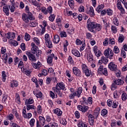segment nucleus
<instances>
[{"label": "nucleus", "mask_w": 127, "mask_h": 127, "mask_svg": "<svg viewBox=\"0 0 127 127\" xmlns=\"http://www.w3.org/2000/svg\"><path fill=\"white\" fill-rule=\"evenodd\" d=\"M83 91V88L82 87H79L75 93H76V96L77 98H80L81 97V94H82V92Z\"/></svg>", "instance_id": "obj_21"}, {"label": "nucleus", "mask_w": 127, "mask_h": 127, "mask_svg": "<svg viewBox=\"0 0 127 127\" xmlns=\"http://www.w3.org/2000/svg\"><path fill=\"white\" fill-rule=\"evenodd\" d=\"M54 113L57 115L58 117H61L62 116V111L60 109L56 108L53 110Z\"/></svg>", "instance_id": "obj_23"}, {"label": "nucleus", "mask_w": 127, "mask_h": 127, "mask_svg": "<svg viewBox=\"0 0 127 127\" xmlns=\"http://www.w3.org/2000/svg\"><path fill=\"white\" fill-rule=\"evenodd\" d=\"M3 11L7 16L9 15V9L8 5L3 7Z\"/></svg>", "instance_id": "obj_24"}, {"label": "nucleus", "mask_w": 127, "mask_h": 127, "mask_svg": "<svg viewBox=\"0 0 127 127\" xmlns=\"http://www.w3.org/2000/svg\"><path fill=\"white\" fill-rule=\"evenodd\" d=\"M118 8L122 14H125V13H126V10H125V8L123 7V6Z\"/></svg>", "instance_id": "obj_57"}, {"label": "nucleus", "mask_w": 127, "mask_h": 127, "mask_svg": "<svg viewBox=\"0 0 127 127\" xmlns=\"http://www.w3.org/2000/svg\"><path fill=\"white\" fill-rule=\"evenodd\" d=\"M39 123L41 124V126H44L45 124V118L42 116H39Z\"/></svg>", "instance_id": "obj_33"}, {"label": "nucleus", "mask_w": 127, "mask_h": 127, "mask_svg": "<svg viewBox=\"0 0 127 127\" xmlns=\"http://www.w3.org/2000/svg\"><path fill=\"white\" fill-rule=\"evenodd\" d=\"M60 123V124L63 125L64 126H66V125H67V121H66V119L64 118L61 119Z\"/></svg>", "instance_id": "obj_53"}, {"label": "nucleus", "mask_w": 127, "mask_h": 127, "mask_svg": "<svg viewBox=\"0 0 127 127\" xmlns=\"http://www.w3.org/2000/svg\"><path fill=\"white\" fill-rule=\"evenodd\" d=\"M60 35L61 37H66L67 36V34H66V32L64 31H61L60 32Z\"/></svg>", "instance_id": "obj_61"}, {"label": "nucleus", "mask_w": 127, "mask_h": 127, "mask_svg": "<svg viewBox=\"0 0 127 127\" xmlns=\"http://www.w3.org/2000/svg\"><path fill=\"white\" fill-rule=\"evenodd\" d=\"M45 44L47 47H48V48H52L53 47V46L52 45V42H51V40H50V41H47V42H45Z\"/></svg>", "instance_id": "obj_39"}, {"label": "nucleus", "mask_w": 127, "mask_h": 127, "mask_svg": "<svg viewBox=\"0 0 127 127\" xmlns=\"http://www.w3.org/2000/svg\"><path fill=\"white\" fill-rule=\"evenodd\" d=\"M26 55H27L30 61H33V62H36V58L35 57V55L32 54L31 53L29 52H26Z\"/></svg>", "instance_id": "obj_10"}, {"label": "nucleus", "mask_w": 127, "mask_h": 127, "mask_svg": "<svg viewBox=\"0 0 127 127\" xmlns=\"http://www.w3.org/2000/svg\"><path fill=\"white\" fill-rule=\"evenodd\" d=\"M21 71L24 74H26L27 76H29L30 75V71L27 70L26 67H22L21 68Z\"/></svg>", "instance_id": "obj_32"}, {"label": "nucleus", "mask_w": 127, "mask_h": 127, "mask_svg": "<svg viewBox=\"0 0 127 127\" xmlns=\"http://www.w3.org/2000/svg\"><path fill=\"white\" fill-rule=\"evenodd\" d=\"M113 23H114L115 25L119 26V24L120 23V22L119 21V18H118L117 17H114L113 19Z\"/></svg>", "instance_id": "obj_35"}, {"label": "nucleus", "mask_w": 127, "mask_h": 127, "mask_svg": "<svg viewBox=\"0 0 127 127\" xmlns=\"http://www.w3.org/2000/svg\"><path fill=\"white\" fill-rule=\"evenodd\" d=\"M22 116L24 119H31V117H32V114L31 113H29L26 114V109H23L22 111Z\"/></svg>", "instance_id": "obj_11"}, {"label": "nucleus", "mask_w": 127, "mask_h": 127, "mask_svg": "<svg viewBox=\"0 0 127 127\" xmlns=\"http://www.w3.org/2000/svg\"><path fill=\"white\" fill-rule=\"evenodd\" d=\"M101 116H107L108 115V110L106 109H103L101 112Z\"/></svg>", "instance_id": "obj_50"}, {"label": "nucleus", "mask_w": 127, "mask_h": 127, "mask_svg": "<svg viewBox=\"0 0 127 127\" xmlns=\"http://www.w3.org/2000/svg\"><path fill=\"white\" fill-rule=\"evenodd\" d=\"M111 30L113 33H117V32H118L117 27H116L115 26H111Z\"/></svg>", "instance_id": "obj_51"}, {"label": "nucleus", "mask_w": 127, "mask_h": 127, "mask_svg": "<svg viewBox=\"0 0 127 127\" xmlns=\"http://www.w3.org/2000/svg\"><path fill=\"white\" fill-rule=\"evenodd\" d=\"M72 71L74 75L77 77H81L82 73L81 72V70H80V69H79L77 66L73 67L72 68Z\"/></svg>", "instance_id": "obj_8"}, {"label": "nucleus", "mask_w": 127, "mask_h": 127, "mask_svg": "<svg viewBox=\"0 0 127 127\" xmlns=\"http://www.w3.org/2000/svg\"><path fill=\"white\" fill-rule=\"evenodd\" d=\"M93 50L96 57H100V56L102 55V53H101V51H100L98 49V47L97 46H95L93 47Z\"/></svg>", "instance_id": "obj_13"}, {"label": "nucleus", "mask_w": 127, "mask_h": 127, "mask_svg": "<svg viewBox=\"0 0 127 127\" xmlns=\"http://www.w3.org/2000/svg\"><path fill=\"white\" fill-rule=\"evenodd\" d=\"M33 94L37 98H39L40 99L42 98V93L38 89H35L33 91Z\"/></svg>", "instance_id": "obj_14"}, {"label": "nucleus", "mask_w": 127, "mask_h": 127, "mask_svg": "<svg viewBox=\"0 0 127 127\" xmlns=\"http://www.w3.org/2000/svg\"><path fill=\"white\" fill-rule=\"evenodd\" d=\"M60 41V38L59 37V36L58 35H56L54 36V43H59V42Z\"/></svg>", "instance_id": "obj_42"}, {"label": "nucleus", "mask_w": 127, "mask_h": 127, "mask_svg": "<svg viewBox=\"0 0 127 127\" xmlns=\"http://www.w3.org/2000/svg\"><path fill=\"white\" fill-rule=\"evenodd\" d=\"M101 60L102 62H103V63H104V64H107V63L109 62V60H108V59H107V58L105 57H102Z\"/></svg>", "instance_id": "obj_49"}, {"label": "nucleus", "mask_w": 127, "mask_h": 127, "mask_svg": "<svg viewBox=\"0 0 127 127\" xmlns=\"http://www.w3.org/2000/svg\"><path fill=\"white\" fill-rule=\"evenodd\" d=\"M98 73L101 75H104L105 76H108V70L106 68H104V66L100 65L98 68Z\"/></svg>", "instance_id": "obj_6"}, {"label": "nucleus", "mask_w": 127, "mask_h": 127, "mask_svg": "<svg viewBox=\"0 0 127 127\" xmlns=\"http://www.w3.org/2000/svg\"><path fill=\"white\" fill-rule=\"evenodd\" d=\"M34 124H35V119L34 118H32L29 121V125L30 127H34Z\"/></svg>", "instance_id": "obj_44"}, {"label": "nucleus", "mask_w": 127, "mask_h": 127, "mask_svg": "<svg viewBox=\"0 0 127 127\" xmlns=\"http://www.w3.org/2000/svg\"><path fill=\"white\" fill-rule=\"evenodd\" d=\"M113 52L115 54H119V53H120V49H119V47L117 46H115L114 47L113 49Z\"/></svg>", "instance_id": "obj_43"}, {"label": "nucleus", "mask_w": 127, "mask_h": 127, "mask_svg": "<svg viewBox=\"0 0 127 127\" xmlns=\"http://www.w3.org/2000/svg\"><path fill=\"white\" fill-rule=\"evenodd\" d=\"M54 57V54H51L47 59V63L48 64H52L53 62V58Z\"/></svg>", "instance_id": "obj_22"}, {"label": "nucleus", "mask_w": 127, "mask_h": 127, "mask_svg": "<svg viewBox=\"0 0 127 127\" xmlns=\"http://www.w3.org/2000/svg\"><path fill=\"white\" fill-rule=\"evenodd\" d=\"M106 13H107V15H109V16H111L113 15V10H112L111 8H108L106 10Z\"/></svg>", "instance_id": "obj_47"}, {"label": "nucleus", "mask_w": 127, "mask_h": 127, "mask_svg": "<svg viewBox=\"0 0 127 127\" xmlns=\"http://www.w3.org/2000/svg\"><path fill=\"white\" fill-rule=\"evenodd\" d=\"M104 7H105V5L101 4L96 7V10L98 13H100Z\"/></svg>", "instance_id": "obj_30"}, {"label": "nucleus", "mask_w": 127, "mask_h": 127, "mask_svg": "<svg viewBox=\"0 0 127 127\" xmlns=\"http://www.w3.org/2000/svg\"><path fill=\"white\" fill-rule=\"evenodd\" d=\"M33 40L36 45H40V41L38 38L35 37L33 39Z\"/></svg>", "instance_id": "obj_46"}, {"label": "nucleus", "mask_w": 127, "mask_h": 127, "mask_svg": "<svg viewBox=\"0 0 127 127\" xmlns=\"http://www.w3.org/2000/svg\"><path fill=\"white\" fill-rule=\"evenodd\" d=\"M64 13L65 15H66V16H70L73 15V12H72V11H68V9H67L64 10Z\"/></svg>", "instance_id": "obj_37"}, {"label": "nucleus", "mask_w": 127, "mask_h": 127, "mask_svg": "<svg viewBox=\"0 0 127 127\" xmlns=\"http://www.w3.org/2000/svg\"><path fill=\"white\" fill-rule=\"evenodd\" d=\"M86 13L89 14L91 16H95V12L94 11V8L93 6H90L89 9L86 10Z\"/></svg>", "instance_id": "obj_16"}, {"label": "nucleus", "mask_w": 127, "mask_h": 127, "mask_svg": "<svg viewBox=\"0 0 127 127\" xmlns=\"http://www.w3.org/2000/svg\"><path fill=\"white\" fill-rule=\"evenodd\" d=\"M13 118H14L13 115L12 114H10L7 116L6 119L9 121H12V120H13Z\"/></svg>", "instance_id": "obj_56"}, {"label": "nucleus", "mask_w": 127, "mask_h": 127, "mask_svg": "<svg viewBox=\"0 0 127 127\" xmlns=\"http://www.w3.org/2000/svg\"><path fill=\"white\" fill-rule=\"evenodd\" d=\"M31 45L32 46L31 51L33 54H35L36 52H37V49H38V47L35 45V44L34 42L31 43Z\"/></svg>", "instance_id": "obj_18"}, {"label": "nucleus", "mask_w": 127, "mask_h": 127, "mask_svg": "<svg viewBox=\"0 0 127 127\" xmlns=\"http://www.w3.org/2000/svg\"><path fill=\"white\" fill-rule=\"evenodd\" d=\"M88 118L90 126H94V123H95V120H94L95 117L92 114H89Z\"/></svg>", "instance_id": "obj_15"}, {"label": "nucleus", "mask_w": 127, "mask_h": 127, "mask_svg": "<svg viewBox=\"0 0 127 127\" xmlns=\"http://www.w3.org/2000/svg\"><path fill=\"white\" fill-rule=\"evenodd\" d=\"M72 54L76 57H80L81 54H80V52H79L78 50H77L76 49H73L71 51Z\"/></svg>", "instance_id": "obj_20"}, {"label": "nucleus", "mask_w": 127, "mask_h": 127, "mask_svg": "<svg viewBox=\"0 0 127 127\" xmlns=\"http://www.w3.org/2000/svg\"><path fill=\"white\" fill-rule=\"evenodd\" d=\"M15 37V33L12 32V33H7L6 38L8 39H14Z\"/></svg>", "instance_id": "obj_26"}, {"label": "nucleus", "mask_w": 127, "mask_h": 127, "mask_svg": "<svg viewBox=\"0 0 127 127\" xmlns=\"http://www.w3.org/2000/svg\"><path fill=\"white\" fill-rule=\"evenodd\" d=\"M114 83L116 84V85H123L125 82H124V80L121 79H117L114 81Z\"/></svg>", "instance_id": "obj_34"}, {"label": "nucleus", "mask_w": 127, "mask_h": 127, "mask_svg": "<svg viewBox=\"0 0 127 127\" xmlns=\"http://www.w3.org/2000/svg\"><path fill=\"white\" fill-rule=\"evenodd\" d=\"M34 103V100H33V99L30 98L28 100H27L25 102V105H26L27 104L28 105H31V104H33Z\"/></svg>", "instance_id": "obj_41"}, {"label": "nucleus", "mask_w": 127, "mask_h": 127, "mask_svg": "<svg viewBox=\"0 0 127 127\" xmlns=\"http://www.w3.org/2000/svg\"><path fill=\"white\" fill-rule=\"evenodd\" d=\"M118 105H119V103L116 101H114L113 102L112 108L113 109H116L117 107H118Z\"/></svg>", "instance_id": "obj_60"}, {"label": "nucleus", "mask_w": 127, "mask_h": 127, "mask_svg": "<svg viewBox=\"0 0 127 127\" xmlns=\"http://www.w3.org/2000/svg\"><path fill=\"white\" fill-rule=\"evenodd\" d=\"M47 10L48 13L49 12L50 14H51L52 13V12L53 11V8H52V6H49L47 7Z\"/></svg>", "instance_id": "obj_58"}, {"label": "nucleus", "mask_w": 127, "mask_h": 127, "mask_svg": "<svg viewBox=\"0 0 127 127\" xmlns=\"http://www.w3.org/2000/svg\"><path fill=\"white\" fill-rule=\"evenodd\" d=\"M2 74V80L3 82H5V80H6V74H5V71H2L1 72Z\"/></svg>", "instance_id": "obj_45"}, {"label": "nucleus", "mask_w": 127, "mask_h": 127, "mask_svg": "<svg viewBox=\"0 0 127 127\" xmlns=\"http://www.w3.org/2000/svg\"><path fill=\"white\" fill-rule=\"evenodd\" d=\"M101 29L102 25H101V24H100L96 23L94 29V30H95V32H96V31H101Z\"/></svg>", "instance_id": "obj_38"}, {"label": "nucleus", "mask_w": 127, "mask_h": 127, "mask_svg": "<svg viewBox=\"0 0 127 127\" xmlns=\"http://www.w3.org/2000/svg\"><path fill=\"white\" fill-rule=\"evenodd\" d=\"M104 54L109 59H113V57H114V52L111 48H108L105 50Z\"/></svg>", "instance_id": "obj_4"}, {"label": "nucleus", "mask_w": 127, "mask_h": 127, "mask_svg": "<svg viewBox=\"0 0 127 127\" xmlns=\"http://www.w3.org/2000/svg\"><path fill=\"white\" fill-rule=\"evenodd\" d=\"M10 86L12 89H13V88H16L18 86V82L17 80H13L11 81Z\"/></svg>", "instance_id": "obj_19"}, {"label": "nucleus", "mask_w": 127, "mask_h": 127, "mask_svg": "<svg viewBox=\"0 0 127 127\" xmlns=\"http://www.w3.org/2000/svg\"><path fill=\"white\" fill-rule=\"evenodd\" d=\"M83 100H82V105H88V100H87V98L85 97H82Z\"/></svg>", "instance_id": "obj_63"}, {"label": "nucleus", "mask_w": 127, "mask_h": 127, "mask_svg": "<svg viewBox=\"0 0 127 127\" xmlns=\"http://www.w3.org/2000/svg\"><path fill=\"white\" fill-rule=\"evenodd\" d=\"M69 91L70 93L68 95V97L70 100H73V99H75V97H76V93H75V89L73 88H71L69 89Z\"/></svg>", "instance_id": "obj_9"}, {"label": "nucleus", "mask_w": 127, "mask_h": 127, "mask_svg": "<svg viewBox=\"0 0 127 127\" xmlns=\"http://www.w3.org/2000/svg\"><path fill=\"white\" fill-rule=\"evenodd\" d=\"M108 68L111 71H116L118 69V66L113 62H111L108 64Z\"/></svg>", "instance_id": "obj_12"}, {"label": "nucleus", "mask_w": 127, "mask_h": 127, "mask_svg": "<svg viewBox=\"0 0 127 127\" xmlns=\"http://www.w3.org/2000/svg\"><path fill=\"white\" fill-rule=\"evenodd\" d=\"M52 90L55 94H58L60 97H61L62 96V92L60 91H61V90L66 91V87H65L64 83L61 82L58 83L56 85V87L52 88Z\"/></svg>", "instance_id": "obj_1"}, {"label": "nucleus", "mask_w": 127, "mask_h": 127, "mask_svg": "<svg viewBox=\"0 0 127 127\" xmlns=\"http://www.w3.org/2000/svg\"><path fill=\"white\" fill-rule=\"evenodd\" d=\"M30 38L31 36H30V35L27 33H25L24 39L26 41H29L30 40Z\"/></svg>", "instance_id": "obj_48"}, {"label": "nucleus", "mask_w": 127, "mask_h": 127, "mask_svg": "<svg viewBox=\"0 0 127 127\" xmlns=\"http://www.w3.org/2000/svg\"><path fill=\"white\" fill-rule=\"evenodd\" d=\"M26 106L27 110L29 111L30 110H36V107L33 105L25 104Z\"/></svg>", "instance_id": "obj_31"}, {"label": "nucleus", "mask_w": 127, "mask_h": 127, "mask_svg": "<svg viewBox=\"0 0 127 127\" xmlns=\"http://www.w3.org/2000/svg\"><path fill=\"white\" fill-rule=\"evenodd\" d=\"M29 1L34 6H37V7H40L41 6V3L36 1V0H29Z\"/></svg>", "instance_id": "obj_17"}, {"label": "nucleus", "mask_w": 127, "mask_h": 127, "mask_svg": "<svg viewBox=\"0 0 127 127\" xmlns=\"http://www.w3.org/2000/svg\"><path fill=\"white\" fill-rule=\"evenodd\" d=\"M15 102L16 103H17L19 105H20L21 104V102L20 101V97H19V94H18L17 93L15 94Z\"/></svg>", "instance_id": "obj_36"}, {"label": "nucleus", "mask_w": 127, "mask_h": 127, "mask_svg": "<svg viewBox=\"0 0 127 127\" xmlns=\"http://www.w3.org/2000/svg\"><path fill=\"white\" fill-rule=\"evenodd\" d=\"M8 7L10 10V12L13 13L16 10V8L14 6V4H11V5H8Z\"/></svg>", "instance_id": "obj_28"}, {"label": "nucleus", "mask_w": 127, "mask_h": 127, "mask_svg": "<svg viewBox=\"0 0 127 127\" xmlns=\"http://www.w3.org/2000/svg\"><path fill=\"white\" fill-rule=\"evenodd\" d=\"M49 127H58V124L56 123H51L49 124Z\"/></svg>", "instance_id": "obj_55"}, {"label": "nucleus", "mask_w": 127, "mask_h": 127, "mask_svg": "<svg viewBox=\"0 0 127 127\" xmlns=\"http://www.w3.org/2000/svg\"><path fill=\"white\" fill-rule=\"evenodd\" d=\"M32 65L35 69H39L41 67V63L40 62H38L37 64L33 63H32Z\"/></svg>", "instance_id": "obj_27"}, {"label": "nucleus", "mask_w": 127, "mask_h": 127, "mask_svg": "<svg viewBox=\"0 0 127 127\" xmlns=\"http://www.w3.org/2000/svg\"><path fill=\"white\" fill-rule=\"evenodd\" d=\"M68 3L70 7H72V6L75 5V2L73 0H68Z\"/></svg>", "instance_id": "obj_52"}, {"label": "nucleus", "mask_w": 127, "mask_h": 127, "mask_svg": "<svg viewBox=\"0 0 127 127\" xmlns=\"http://www.w3.org/2000/svg\"><path fill=\"white\" fill-rule=\"evenodd\" d=\"M37 112L38 114H41L42 113V107L41 105H38L37 108Z\"/></svg>", "instance_id": "obj_54"}, {"label": "nucleus", "mask_w": 127, "mask_h": 127, "mask_svg": "<svg viewBox=\"0 0 127 127\" xmlns=\"http://www.w3.org/2000/svg\"><path fill=\"white\" fill-rule=\"evenodd\" d=\"M22 19L25 23H29V20H34L35 17L30 12H28V14L23 13L22 14Z\"/></svg>", "instance_id": "obj_2"}, {"label": "nucleus", "mask_w": 127, "mask_h": 127, "mask_svg": "<svg viewBox=\"0 0 127 127\" xmlns=\"http://www.w3.org/2000/svg\"><path fill=\"white\" fill-rule=\"evenodd\" d=\"M122 99L123 101H126L127 99V94L126 93H123L122 95Z\"/></svg>", "instance_id": "obj_59"}, {"label": "nucleus", "mask_w": 127, "mask_h": 127, "mask_svg": "<svg viewBox=\"0 0 127 127\" xmlns=\"http://www.w3.org/2000/svg\"><path fill=\"white\" fill-rule=\"evenodd\" d=\"M41 11L44 13V14H47L48 13L47 12V9L45 7H42L41 8Z\"/></svg>", "instance_id": "obj_64"}, {"label": "nucleus", "mask_w": 127, "mask_h": 127, "mask_svg": "<svg viewBox=\"0 0 127 127\" xmlns=\"http://www.w3.org/2000/svg\"><path fill=\"white\" fill-rule=\"evenodd\" d=\"M81 68L82 72L85 74V76L87 77H89V76H91V73L92 71L89 69V68H88V66H87L86 64H82L81 65Z\"/></svg>", "instance_id": "obj_5"}, {"label": "nucleus", "mask_w": 127, "mask_h": 127, "mask_svg": "<svg viewBox=\"0 0 127 127\" xmlns=\"http://www.w3.org/2000/svg\"><path fill=\"white\" fill-rule=\"evenodd\" d=\"M124 40H125V36L122 34H120L118 40V42L122 43V42H124Z\"/></svg>", "instance_id": "obj_40"}, {"label": "nucleus", "mask_w": 127, "mask_h": 127, "mask_svg": "<svg viewBox=\"0 0 127 127\" xmlns=\"http://www.w3.org/2000/svg\"><path fill=\"white\" fill-rule=\"evenodd\" d=\"M87 59L89 62H92V61H94V56H93V54L90 53L87 55Z\"/></svg>", "instance_id": "obj_29"}, {"label": "nucleus", "mask_w": 127, "mask_h": 127, "mask_svg": "<svg viewBox=\"0 0 127 127\" xmlns=\"http://www.w3.org/2000/svg\"><path fill=\"white\" fill-rule=\"evenodd\" d=\"M77 109L78 111L82 112V113H86V112H88L89 110V107L86 105H78Z\"/></svg>", "instance_id": "obj_7"}, {"label": "nucleus", "mask_w": 127, "mask_h": 127, "mask_svg": "<svg viewBox=\"0 0 127 127\" xmlns=\"http://www.w3.org/2000/svg\"><path fill=\"white\" fill-rule=\"evenodd\" d=\"M38 25V23L37 21L30 20V23H29V26L30 27H36Z\"/></svg>", "instance_id": "obj_25"}, {"label": "nucleus", "mask_w": 127, "mask_h": 127, "mask_svg": "<svg viewBox=\"0 0 127 127\" xmlns=\"http://www.w3.org/2000/svg\"><path fill=\"white\" fill-rule=\"evenodd\" d=\"M97 23L95 22H92L91 19H88L87 22V27L89 31L90 32H93L95 33L96 32V30H95V27H96V24Z\"/></svg>", "instance_id": "obj_3"}, {"label": "nucleus", "mask_w": 127, "mask_h": 127, "mask_svg": "<svg viewBox=\"0 0 127 127\" xmlns=\"http://www.w3.org/2000/svg\"><path fill=\"white\" fill-rule=\"evenodd\" d=\"M115 71V73L116 74L117 77H118V78L121 77V71H120L119 70H118V69H117Z\"/></svg>", "instance_id": "obj_62"}]
</instances>
